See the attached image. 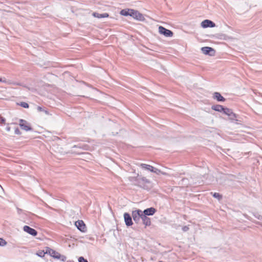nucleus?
Wrapping results in <instances>:
<instances>
[{
  "label": "nucleus",
  "instance_id": "4be33fe9",
  "mask_svg": "<svg viewBox=\"0 0 262 262\" xmlns=\"http://www.w3.org/2000/svg\"><path fill=\"white\" fill-rule=\"evenodd\" d=\"M5 124H6V119L4 117L0 116V125H5Z\"/></svg>",
  "mask_w": 262,
  "mask_h": 262
},
{
  "label": "nucleus",
  "instance_id": "ddd939ff",
  "mask_svg": "<svg viewBox=\"0 0 262 262\" xmlns=\"http://www.w3.org/2000/svg\"><path fill=\"white\" fill-rule=\"evenodd\" d=\"M213 98L218 101H224L225 100V99L218 92H215L213 94Z\"/></svg>",
  "mask_w": 262,
  "mask_h": 262
},
{
  "label": "nucleus",
  "instance_id": "423d86ee",
  "mask_svg": "<svg viewBox=\"0 0 262 262\" xmlns=\"http://www.w3.org/2000/svg\"><path fill=\"white\" fill-rule=\"evenodd\" d=\"M19 125L21 129L26 131H29L32 129L29 124L26 120L23 119L19 120Z\"/></svg>",
  "mask_w": 262,
  "mask_h": 262
},
{
  "label": "nucleus",
  "instance_id": "a878e982",
  "mask_svg": "<svg viewBox=\"0 0 262 262\" xmlns=\"http://www.w3.org/2000/svg\"><path fill=\"white\" fill-rule=\"evenodd\" d=\"M0 82H4V83H7V81L5 78H2L0 77Z\"/></svg>",
  "mask_w": 262,
  "mask_h": 262
},
{
  "label": "nucleus",
  "instance_id": "f8f14e48",
  "mask_svg": "<svg viewBox=\"0 0 262 262\" xmlns=\"http://www.w3.org/2000/svg\"><path fill=\"white\" fill-rule=\"evenodd\" d=\"M223 112L226 115H228L229 116H231V119H233L234 118L236 117V115L235 114H234L232 112V110L229 109V108H224V110H223Z\"/></svg>",
  "mask_w": 262,
  "mask_h": 262
},
{
  "label": "nucleus",
  "instance_id": "bb28decb",
  "mask_svg": "<svg viewBox=\"0 0 262 262\" xmlns=\"http://www.w3.org/2000/svg\"><path fill=\"white\" fill-rule=\"evenodd\" d=\"M37 109L39 111H42V108L41 107H38Z\"/></svg>",
  "mask_w": 262,
  "mask_h": 262
},
{
  "label": "nucleus",
  "instance_id": "2f4dec72",
  "mask_svg": "<svg viewBox=\"0 0 262 262\" xmlns=\"http://www.w3.org/2000/svg\"><path fill=\"white\" fill-rule=\"evenodd\" d=\"M159 262H164V261H159Z\"/></svg>",
  "mask_w": 262,
  "mask_h": 262
},
{
  "label": "nucleus",
  "instance_id": "9b49d317",
  "mask_svg": "<svg viewBox=\"0 0 262 262\" xmlns=\"http://www.w3.org/2000/svg\"><path fill=\"white\" fill-rule=\"evenodd\" d=\"M124 218L125 224L127 226H130L133 225L132 217L128 213H125L124 214Z\"/></svg>",
  "mask_w": 262,
  "mask_h": 262
},
{
  "label": "nucleus",
  "instance_id": "39448f33",
  "mask_svg": "<svg viewBox=\"0 0 262 262\" xmlns=\"http://www.w3.org/2000/svg\"><path fill=\"white\" fill-rule=\"evenodd\" d=\"M75 225L80 231L85 232L86 231L85 224L83 221L78 220L75 223Z\"/></svg>",
  "mask_w": 262,
  "mask_h": 262
},
{
  "label": "nucleus",
  "instance_id": "6e6552de",
  "mask_svg": "<svg viewBox=\"0 0 262 262\" xmlns=\"http://www.w3.org/2000/svg\"><path fill=\"white\" fill-rule=\"evenodd\" d=\"M141 220L142 221V223L143 225L145 226V227L149 226H150L151 222L150 219L147 216H146L145 214L142 215Z\"/></svg>",
  "mask_w": 262,
  "mask_h": 262
},
{
  "label": "nucleus",
  "instance_id": "aec40b11",
  "mask_svg": "<svg viewBox=\"0 0 262 262\" xmlns=\"http://www.w3.org/2000/svg\"><path fill=\"white\" fill-rule=\"evenodd\" d=\"M46 253H47L46 252V251H45L44 250H39V251L37 252L36 254H37L38 256H40V257H44V256H45V254H46Z\"/></svg>",
  "mask_w": 262,
  "mask_h": 262
},
{
  "label": "nucleus",
  "instance_id": "6ab92c4d",
  "mask_svg": "<svg viewBox=\"0 0 262 262\" xmlns=\"http://www.w3.org/2000/svg\"><path fill=\"white\" fill-rule=\"evenodd\" d=\"M202 50L203 52L205 54H208L212 50V49L210 47H203L202 48Z\"/></svg>",
  "mask_w": 262,
  "mask_h": 262
},
{
  "label": "nucleus",
  "instance_id": "9d476101",
  "mask_svg": "<svg viewBox=\"0 0 262 262\" xmlns=\"http://www.w3.org/2000/svg\"><path fill=\"white\" fill-rule=\"evenodd\" d=\"M143 212V214H145L146 216L147 215H152L156 212V209L154 207H150L149 208H147L145 209Z\"/></svg>",
  "mask_w": 262,
  "mask_h": 262
},
{
  "label": "nucleus",
  "instance_id": "393cba45",
  "mask_svg": "<svg viewBox=\"0 0 262 262\" xmlns=\"http://www.w3.org/2000/svg\"><path fill=\"white\" fill-rule=\"evenodd\" d=\"M79 262H88V261L84 258V257L81 256L78 258Z\"/></svg>",
  "mask_w": 262,
  "mask_h": 262
},
{
  "label": "nucleus",
  "instance_id": "a211bd4d",
  "mask_svg": "<svg viewBox=\"0 0 262 262\" xmlns=\"http://www.w3.org/2000/svg\"><path fill=\"white\" fill-rule=\"evenodd\" d=\"M152 172H154L157 174H163V175H165V176H167L168 175V174L165 172H163L161 170H160V169H158L157 168H156L155 167L153 168V170H152Z\"/></svg>",
  "mask_w": 262,
  "mask_h": 262
},
{
  "label": "nucleus",
  "instance_id": "c85d7f7f",
  "mask_svg": "<svg viewBox=\"0 0 262 262\" xmlns=\"http://www.w3.org/2000/svg\"><path fill=\"white\" fill-rule=\"evenodd\" d=\"M10 127H8V128H7V130H8V131H9V130H10Z\"/></svg>",
  "mask_w": 262,
  "mask_h": 262
},
{
  "label": "nucleus",
  "instance_id": "5701e85b",
  "mask_svg": "<svg viewBox=\"0 0 262 262\" xmlns=\"http://www.w3.org/2000/svg\"><path fill=\"white\" fill-rule=\"evenodd\" d=\"M213 196L215 198H217L219 200L222 199V195L220 193L217 192L214 193Z\"/></svg>",
  "mask_w": 262,
  "mask_h": 262
},
{
  "label": "nucleus",
  "instance_id": "f257e3e1",
  "mask_svg": "<svg viewBox=\"0 0 262 262\" xmlns=\"http://www.w3.org/2000/svg\"><path fill=\"white\" fill-rule=\"evenodd\" d=\"M46 252L55 258L61 259L63 261L65 260L66 259V256L61 255L59 252L49 247H47Z\"/></svg>",
  "mask_w": 262,
  "mask_h": 262
},
{
  "label": "nucleus",
  "instance_id": "2eb2a0df",
  "mask_svg": "<svg viewBox=\"0 0 262 262\" xmlns=\"http://www.w3.org/2000/svg\"><path fill=\"white\" fill-rule=\"evenodd\" d=\"M132 11V9H125L122 10L120 11V14L123 16H128V15L130 16Z\"/></svg>",
  "mask_w": 262,
  "mask_h": 262
},
{
  "label": "nucleus",
  "instance_id": "412c9836",
  "mask_svg": "<svg viewBox=\"0 0 262 262\" xmlns=\"http://www.w3.org/2000/svg\"><path fill=\"white\" fill-rule=\"evenodd\" d=\"M19 105L24 108H28L29 107V104L25 102H20L19 104Z\"/></svg>",
  "mask_w": 262,
  "mask_h": 262
},
{
  "label": "nucleus",
  "instance_id": "b1692460",
  "mask_svg": "<svg viewBox=\"0 0 262 262\" xmlns=\"http://www.w3.org/2000/svg\"><path fill=\"white\" fill-rule=\"evenodd\" d=\"M7 244V242L3 238H0V246H4Z\"/></svg>",
  "mask_w": 262,
  "mask_h": 262
},
{
  "label": "nucleus",
  "instance_id": "dca6fc26",
  "mask_svg": "<svg viewBox=\"0 0 262 262\" xmlns=\"http://www.w3.org/2000/svg\"><path fill=\"white\" fill-rule=\"evenodd\" d=\"M211 108L212 110L220 112H222L224 110L223 106L219 104L213 105Z\"/></svg>",
  "mask_w": 262,
  "mask_h": 262
},
{
  "label": "nucleus",
  "instance_id": "7ed1b4c3",
  "mask_svg": "<svg viewBox=\"0 0 262 262\" xmlns=\"http://www.w3.org/2000/svg\"><path fill=\"white\" fill-rule=\"evenodd\" d=\"M130 16L140 21H143L145 19L144 17L142 14H141L138 11L134 9H132V11L131 12L130 14Z\"/></svg>",
  "mask_w": 262,
  "mask_h": 262
},
{
  "label": "nucleus",
  "instance_id": "1a4fd4ad",
  "mask_svg": "<svg viewBox=\"0 0 262 262\" xmlns=\"http://www.w3.org/2000/svg\"><path fill=\"white\" fill-rule=\"evenodd\" d=\"M24 230L33 236H36L37 234V231L35 229L31 228L28 226H25L24 227Z\"/></svg>",
  "mask_w": 262,
  "mask_h": 262
},
{
  "label": "nucleus",
  "instance_id": "f03ea898",
  "mask_svg": "<svg viewBox=\"0 0 262 262\" xmlns=\"http://www.w3.org/2000/svg\"><path fill=\"white\" fill-rule=\"evenodd\" d=\"M143 214L142 211L139 209L133 211L132 214L134 221L137 223H139Z\"/></svg>",
  "mask_w": 262,
  "mask_h": 262
},
{
  "label": "nucleus",
  "instance_id": "7c9ffc66",
  "mask_svg": "<svg viewBox=\"0 0 262 262\" xmlns=\"http://www.w3.org/2000/svg\"><path fill=\"white\" fill-rule=\"evenodd\" d=\"M18 129H17V130H15V132H16V133H18Z\"/></svg>",
  "mask_w": 262,
  "mask_h": 262
},
{
  "label": "nucleus",
  "instance_id": "cd10ccee",
  "mask_svg": "<svg viewBox=\"0 0 262 262\" xmlns=\"http://www.w3.org/2000/svg\"><path fill=\"white\" fill-rule=\"evenodd\" d=\"M188 229V228H187V227H185L184 228V230L185 231V230H186V229Z\"/></svg>",
  "mask_w": 262,
  "mask_h": 262
},
{
  "label": "nucleus",
  "instance_id": "20e7f679",
  "mask_svg": "<svg viewBox=\"0 0 262 262\" xmlns=\"http://www.w3.org/2000/svg\"><path fill=\"white\" fill-rule=\"evenodd\" d=\"M159 32L160 34L164 35L166 37H172L173 32L162 26L159 27Z\"/></svg>",
  "mask_w": 262,
  "mask_h": 262
},
{
  "label": "nucleus",
  "instance_id": "0eeeda50",
  "mask_svg": "<svg viewBox=\"0 0 262 262\" xmlns=\"http://www.w3.org/2000/svg\"><path fill=\"white\" fill-rule=\"evenodd\" d=\"M201 26L203 28L214 27L215 26V24L212 21L206 19L202 22Z\"/></svg>",
  "mask_w": 262,
  "mask_h": 262
},
{
  "label": "nucleus",
  "instance_id": "c756f323",
  "mask_svg": "<svg viewBox=\"0 0 262 262\" xmlns=\"http://www.w3.org/2000/svg\"><path fill=\"white\" fill-rule=\"evenodd\" d=\"M18 129H17V130H15V132H16V133H18Z\"/></svg>",
  "mask_w": 262,
  "mask_h": 262
},
{
  "label": "nucleus",
  "instance_id": "f3484780",
  "mask_svg": "<svg viewBox=\"0 0 262 262\" xmlns=\"http://www.w3.org/2000/svg\"><path fill=\"white\" fill-rule=\"evenodd\" d=\"M140 166L141 167H142L143 168H144L145 169L149 170L151 172H152V170H153V168H154V167L151 165H147V164H144V163L141 164Z\"/></svg>",
  "mask_w": 262,
  "mask_h": 262
},
{
  "label": "nucleus",
  "instance_id": "4468645a",
  "mask_svg": "<svg viewBox=\"0 0 262 262\" xmlns=\"http://www.w3.org/2000/svg\"><path fill=\"white\" fill-rule=\"evenodd\" d=\"M93 16L95 17H97L98 18L108 17L109 16V14L107 13H105L103 14H99L96 12H94L93 13Z\"/></svg>",
  "mask_w": 262,
  "mask_h": 262
}]
</instances>
